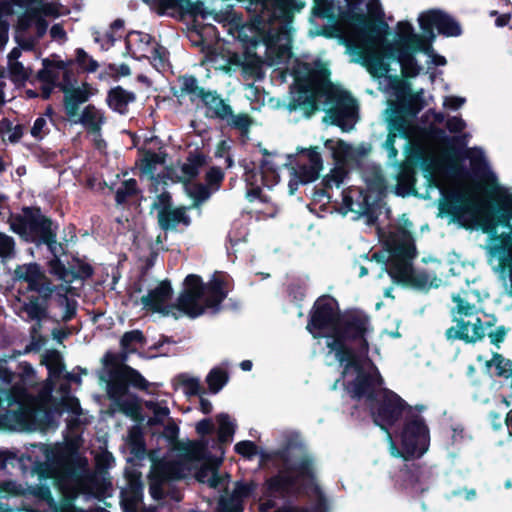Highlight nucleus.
<instances>
[{
    "label": "nucleus",
    "mask_w": 512,
    "mask_h": 512,
    "mask_svg": "<svg viewBox=\"0 0 512 512\" xmlns=\"http://www.w3.org/2000/svg\"><path fill=\"white\" fill-rule=\"evenodd\" d=\"M235 449L239 454L247 457H250L256 453V447L250 441L239 442L236 444Z\"/></svg>",
    "instance_id": "nucleus-49"
},
{
    "label": "nucleus",
    "mask_w": 512,
    "mask_h": 512,
    "mask_svg": "<svg viewBox=\"0 0 512 512\" xmlns=\"http://www.w3.org/2000/svg\"><path fill=\"white\" fill-rule=\"evenodd\" d=\"M201 99L215 116L226 118L231 114L230 106L214 93L205 92Z\"/></svg>",
    "instance_id": "nucleus-29"
},
{
    "label": "nucleus",
    "mask_w": 512,
    "mask_h": 512,
    "mask_svg": "<svg viewBox=\"0 0 512 512\" xmlns=\"http://www.w3.org/2000/svg\"><path fill=\"white\" fill-rule=\"evenodd\" d=\"M185 190L190 198L194 200L193 207H198L200 203L207 200L210 196L208 189L201 184L185 185Z\"/></svg>",
    "instance_id": "nucleus-33"
},
{
    "label": "nucleus",
    "mask_w": 512,
    "mask_h": 512,
    "mask_svg": "<svg viewBox=\"0 0 512 512\" xmlns=\"http://www.w3.org/2000/svg\"><path fill=\"white\" fill-rule=\"evenodd\" d=\"M10 227L28 241L39 239L50 247L56 243L50 220L38 209L25 208L22 214L12 216Z\"/></svg>",
    "instance_id": "nucleus-6"
},
{
    "label": "nucleus",
    "mask_w": 512,
    "mask_h": 512,
    "mask_svg": "<svg viewBox=\"0 0 512 512\" xmlns=\"http://www.w3.org/2000/svg\"><path fill=\"white\" fill-rule=\"evenodd\" d=\"M60 71H62L65 76L67 75V64H65L63 61H58L53 65L46 66L45 69L41 71L40 78L43 82H45V85L42 89L43 98H48L50 96Z\"/></svg>",
    "instance_id": "nucleus-27"
},
{
    "label": "nucleus",
    "mask_w": 512,
    "mask_h": 512,
    "mask_svg": "<svg viewBox=\"0 0 512 512\" xmlns=\"http://www.w3.org/2000/svg\"><path fill=\"white\" fill-rule=\"evenodd\" d=\"M205 445L203 443H189L185 448L184 459L181 463L175 464L170 461H160L153 465L150 474V490L154 498L162 496L160 485L169 479L185 477L192 467L200 468L195 473V478L217 490L225 489L227 486L226 476L217 472L218 460L205 459Z\"/></svg>",
    "instance_id": "nucleus-4"
},
{
    "label": "nucleus",
    "mask_w": 512,
    "mask_h": 512,
    "mask_svg": "<svg viewBox=\"0 0 512 512\" xmlns=\"http://www.w3.org/2000/svg\"><path fill=\"white\" fill-rule=\"evenodd\" d=\"M126 42L128 49L135 58L149 59L157 68L163 66L166 51L157 43L152 42L150 35L134 31L128 34Z\"/></svg>",
    "instance_id": "nucleus-7"
},
{
    "label": "nucleus",
    "mask_w": 512,
    "mask_h": 512,
    "mask_svg": "<svg viewBox=\"0 0 512 512\" xmlns=\"http://www.w3.org/2000/svg\"><path fill=\"white\" fill-rule=\"evenodd\" d=\"M235 124L241 128H246L249 126L250 121L249 118L245 115H240L236 117Z\"/></svg>",
    "instance_id": "nucleus-63"
},
{
    "label": "nucleus",
    "mask_w": 512,
    "mask_h": 512,
    "mask_svg": "<svg viewBox=\"0 0 512 512\" xmlns=\"http://www.w3.org/2000/svg\"><path fill=\"white\" fill-rule=\"evenodd\" d=\"M223 178V174L220 169L212 168L207 173V180L210 183H219Z\"/></svg>",
    "instance_id": "nucleus-54"
},
{
    "label": "nucleus",
    "mask_w": 512,
    "mask_h": 512,
    "mask_svg": "<svg viewBox=\"0 0 512 512\" xmlns=\"http://www.w3.org/2000/svg\"><path fill=\"white\" fill-rule=\"evenodd\" d=\"M457 167L455 163H438L432 172L435 185L442 191L452 190L456 183Z\"/></svg>",
    "instance_id": "nucleus-23"
},
{
    "label": "nucleus",
    "mask_w": 512,
    "mask_h": 512,
    "mask_svg": "<svg viewBox=\"0 0 512 512\" xmlns=\"http://www.w3.org/2000/svg\"><path fill=\"white\" fill-rule=\"evenodd\" d=\"M395 134L389 133L388 138L386 140V147L389 150L390 156L395 157L397 154L396 149L394 148V140H395Z\"/></svg>",
    "instance_id": "nucleus-59"
},
{
    "label": "nucleus",
    "mask_w": 512,
    "mask_h": 512,
    "mask_svg": "<svg viewBox=\"0 0 512 512\" xmlns=\"http://www.w3.org/2000/svg\"><path fill=\"white\" fill-rule=\"evenodd\" d=\"M134 100V96L121 88H115L108 95V105L119 113H124L127 105Z\"/></svg>",
    "instance_id": "nucleus-30"
},
{
    "label": "nucleus",
    "mask_w": 512,
    "mask_h": 512,
    "mask_svg": "<svg viewBox=\"0 0 512 512\" xmlns=\"http://www.w3.org/2000/svg\"><path fill=\"white\" fill-rule=\"evenodd\" d=\"M142 342V334L139 331L127 332L121 339L122 347L127 351L134 349V344Z\"/></svg>",
    "instance_id": "nucleus-44"
},
{
    "label": "nucleus",
    "mask_w": 512,
    "mask_h": 512,
    "mask_svg": "<svg viewBox=\"0 0 512 512\" xmlns=\"http://www.w3.org/2000/svg\"><path fill=\"white\" fill-rule=\"evenodd\" d=\"M398 36L403 44L414 50L429 51V45L426 40L422 36L413 33V28L408 22H400L398 24Z\"/></svg>",
    "instance_id": "nucleus-25"
},
{
    "label": "nucleus",
    "mask_w": 512,
    "mask_h": 512,
    "mask_svg": "<svg viewBox=\"0 0 512 512\" xmlns=\"http://www.w3.org/2000/svg\"><path fill=\"white\" fill-rule=\"evenodd\" d=\"M203 165V156H191L186 162L178 164L175 167L167 168V179H170L173 182H182L186 184L199 173V169Z\"/></svg>",
    "instance_id": "nucleus-18"
},
{
    "label": "nucleus",
    "mask_w": 512,
    "mask_h": 512,
    "mask_svg": "<svg viewBox=\"0 0 512 512\" xmlns=\"http://www.w3.org/2000/svg\"><path fill=\"white\" fill-rule=\"evenodd\" d=\"M295 476L282 475L280 477L273 478L268 483V489L272 492L280 491L288 484H296L298 482H306L312 478V471L309 467H302L296 472Z\"/></svg>",
    "instance_id": "nucleus-26"
},
{
    "label": "nucleus",
    "mask_w": 512,
    "mask_h": 512,
    "mask_svg": "<svg viewBox=\"0 0 512 512\" xmlns=\"http://www.w3.org/2000/svg\"><path fill=\"white\" fill-rule=\"evenodd\" d=\"M149 407L153 408L155 416L158 418V420H161L162 418L166 417L169 413L166 407H160L156 404H149Z\"/></svg>",
    "instance_id": "nucleus-57"
},
{
    "label": "nucleus",
    "mask_w": 512,
    "mask_h": 512,
    "mask_svg": "<svg viewBox=\"0 0 512 512\" xmlns=\"http://www.w3.org/2000/svg\"><path fill=\"white\" fill-rule=\"evenodd\" d=\"M47 365L49 370L53 373H58L61 370L59 357L56 354L51 357V361Z\"/></svg>",
    "instance_id": "nucleus-58"
},
{
    "label": "nucleus",
    "mask_w": 512,
    "mask_h": 512,
    "mask_svg": "<svg viewBox=\"0 0 512 512\" xmlns=\"http://www.w3.org/2000/svg\"><path fill=\"white\" fill-rule=\"evenodd\" d=\"M158 222L164 230H174L178 224L190 225L186 207L171 208L164 206L158 211Z\"/></svg>",
    "instance_id": "nucleus-21"
},
{
    "label": "nucleus",
    "mask_w": 512,
    "mask_h": 512,
    "mask_svg": "<svg viewBox=\"0 0 512 512\" xmlns=\"http://www.w3.org/2000/svg\"><path fill=\"white\" fill-rule=\"evenodd\" d=\"M183 385L187 394H197L200 391V384L196 379H187Z\"/></svg>",
    "instance_id": "nucleus-51"
},
{
    "label": "nucleus",
    "mask_w": 512,
    "mask_h": 512,
    "mask_svg": "<svg viewBox=\"0 0 512 512\" xmlns=\"http://www.w3.org/2000/svg\"><path fill=\"white\" fill-rule=\"evenodd\" d=\"M226 286L227 279L221 274H215L207 285H203L198 276L189 275L176 307L190 317L199 316L206 308H215L220 304L226 297Z\"/></svg>",
    "instance_id": "nucleus-5"
},
{
    "label": "nucleus",
    "mask_w": 512,
    "mask_h": 512,
    "mask_svg": "<svg viewBox=\"0 0 512 512\" xmlns=\"http://www.w3.org/2000/svg\"><path fill=\"white\" fill-rule=\"evenodd\" d=\"M200 406H201V410L206 414L210 413L212 410V404L204 398L200 399Z\"/></svg>",
    "instance_id": "nucleus-64"
},
{
    "label": "nucleus",
    "mask_w": 512,
    "mask_h": 512,
    "mask_svg": "<svg viewBox=\"0 0 512 512\" xmlns=\"http://www.w3.org/2000/svg\"><path fill=\"white\" fill-rule=\"evenodd\" d=\"M219 424V439L222 442L229 441L234 433V424L227 415L221 414L217 418Z\"/></svg>",
    "instance_id": "nucleus-35"
},
{
    "label": "nucleus",
    "mask_w": 512,
    "mask_h": 512,
    "mask_svg": "<svg viewBox=\"0 0 512 512\" xmlns=\"http://www.w3.org/2000/svg\"><path fill=\"white\" fill-rule=\"evenodd\" d=\"M347 171L345 169V165L335 163V167L330 171V173L326 176L327 185H336L339 186L345 176Z\"/></svg>",
    "instance_id": "nucleus-41"
},
{
    "label": "nucleus",
    "mask_w": 512,
    "mask_h": 512,
    "mask_svg": "<svg viewBox=\"0 0 512 512\" xmlns=\"http://www.w3.org/2000/svg\"><path fill=\"white\" fill-rule=\"evenodd\" d=\"M62 90L65 94L64 104L68 117H77L78 104L87 101L94 93L86 84L73 88L68 82L63 84Z\"/></svg>",
    "instance_id": "nucleus-20"
},
{
    "label": "nucleus",
    "mask_w": 512,
    "mask_h": 512,
    "mask_svg": "<svg viewBox=\"0 0 512 512\" xmlns=\"http://www.w3.org/2000/svg\"><path fill=\"white\" fill-rule=\"evenodd\" d=\"M254 490V485L250 484H237L234 492L232 503L228 504L226 501L221 500L220 502V512H240L241 507L239 504V499L249 496Z\"/></svg>",
    "instance_id": "nucleus-28"
},
{
    "label": "nucleus",
    "mask_w": 512,
    "mask_h": 512,
    "mask_svg": "<svg viewBox=\"0 0 512 512\" xmlns=\"http://www.w3.org/2000/svg\"><path fill=\"white\" fill-rule=\"evenodd\" d=\"M447 127L452 132H459L465 127V123L462 119L454 117L447 121Z\"/></svg>",
    "instance_id": "nucleus-52"
},
{
    "label": "nucleus",
    "mask_w": 512,
    "mask_h": 512,
    "mask_svg": "<svg viewBox=\"0 0 512 512\" xmlns=\"http://www.w3.org/2000/svg\"><path fill=\"white\" fill-rule=\"evenodd\" d=\"M402 449L407 456H421L428 448V429L421 419H416L405 427L402 435Z\"/></svg>",
    "instance_id": "nucleus-9"
},
{
    "label": "nucleus",
    "mask_w": 512,
    "mask_h": 512,
    "mask_svg": "<svg viewBox=\"0 0 512 512\" xmlns=\"http://www.w3.org/2000/svg\"><path fill=\"white\" fill-rule=\"evenodd\" d=\"M181 90L197 98H202L205 91L197 85V81L193 77H183L180 80Z\"/></svg>",
    "instance_id": "nucleus-38"
},
{
    "label": "nucleus",
    "mask_w": 512,
    "mask_h": 512,
    "mask_svg": "<svg viewBox=\"0 0 512 512\" xmlns=\"http://www.w3.org/2000/svg\"><path fill=\"white\" fill-rule=\"evenodd\" d=\"M463 103L464 99L459 97H447L444 100V105L452 109L459 108Z\"/></svg>",
    "instance_id": "nucleus-56"
},
{
    "label": "nucleus",
    "mask_w": 512,
    "mask_h": 512,
    "mask_svg": "<svg viewBox=\"0 0 512 512\" xmlns=\"http://www.w3.org/2000/svg\"><path fill=\"white\" fill-rule=\"evenodd\" d=\"M381 403L375 414V422L385 429L386 425H391L400 417L404 404L399 396L387 390L379 392Z\"/></svg>",
    "instance_id": "nucleus-13"
},
{
    "label": "nucleus",
    "mask_w": 512,
    "mask_h": 512,
    "mask_svg": "<svg viewBox=\"0 0 512 512\" xmlns=\"http://www.w3.org/2000/svg\"><path fill=\"white\" fill-rule=\"evenodd\" d=\"M136 191V182L129 179L124 182L123 187L119 188L116 193V201L120 204L123 203L127 196L134 194Z\"/></svg>",
    "instance_id": "nucleus-45"
},
{
    "label": "nucleus",
    "mask_w": 512,
    "mask_h": 512,
    "mask_svg": "<svg viewBox=\"0 0 512 512\" xmlns=\"http://www.w3.org/2000/svg\"><path fill=\"white\" fill-rule=\"evenodd\" d=\"M172 288L169 282L162 281L141 298L144 308L162 315H175V306L170 305Z\"/></svg>",
    "instance_id": "nucleus-11"
},
{
    "label": "nucleus",
    "mask_w": 512,
    "mask_h": 512,
    "mask_svg": "<svg viewBox=\"0 0 512 512\" xmlns=\"http://www.w3.org/2000/svg\"><path fill=\"white\" fill-rule=\"evenodd\" d=\"M485 331L486 326L479 317L467 321L461 319L455 327L447 330V337L450 339L459 338L466 342H476L484 337Z\"/></svg>",
    "instance_id": "nucleus-17"
},
{
    "label": "nucleus",
    "mask_w": 512,
    "mask_h": 512,
    "mask_svg": "<svg viewBox=\"0 0 512 512\" xmlns=\"http://www.w3.org/2000/svg\"><path fill=\"white\" fill-rule=\"evenodd\" d=\"M313 13L319 17L332 16L331 3L328 0H314Z\"/></svg>",
    "instance_id": "nucleus-47"
},
{
    "label": "nucleus",
    "mask_w": 512,
    "mask_h": 512,
    "mask_svg": "<svg viewBox=\"0 0 512 512\" xmlns=\"http://www.w3.org/2000/svg\"><path fill=\"white\" fill-rule=\"evenodd\" d=\"M419 24L427 38L432 41L435 38L434 29L446 36H458L461 33L460 26L449 15L431 10L422 13L418 18Z\"/></svg>",
    "instance_id": "nucleus-8"
},
{
    "label": "nucleus",
    "mask_w": 512,
    "mask_h": 512,
    "mask_svg": "<svg viewBox=\"0 0 512 512\" xmlns=\"http://www.w3.org/2000/svg\"><path fill=\"white\" fill-rule=\"evenodd\" d=\"M309 90L311 91V95L308 99V107L304 108L305 113L308 115L312 114L317 110V104H316V96L321 91H326V84L324 81H321L320 83H314V80L311 81V83L308 85Z\"/></svg>",
    "instance_id": "nucleus-36"
},
{
    "label": "nucleus",
    "mask_w": 512,
    "mask_h": 512,
    "mask_svg": "<svg viewBox=\"0 0 512 512\" xmlns=\"http://www.w3.org/2000/svg\"><path fill=\"white\" fill-rule=\"evenodd\" d=\"M315 338L327 337V346L336 352L338 361L345 364L343 377L345 385L354 397H371L376 388L382 385L377 368L369 360H359L346 348L350 339L363 338L365 323L359 320L339 319L331 300H319L308 324Z\"/></svg>",
    "instance_id": "nucleus-1"
},
{
    "label": "nucleus",
    "mask_w": 512,
    "mask_h": 512,
    "mask_svg": "<svg viewBox=\"0 0 512 512\" xmlns=\"http://www.w3.org/2000/svg\"><path fill=\"white\" fill-rule=\"evenodd\" d=\"M41 11L46 16L56 17L60 14L58 6L54 3L43 4L41 7Z\"/></svg>",
    "instance_id": "nucleus-53"
},
{
    "label": "nucleus",
    "mask_w": 512,
    "mask_h": 512,
    "mask_svg": "<svg viewBox=\"0 0 512 512\" xmlns=\"http://www.w3.org/2000/svg\"><path fill=\"white\" fill-rule=\"evenodd\" d=\"M46 306L39 304L38 299H31L24 305V311L31 319H41L46 315Z\"/></svg>",
    "instance_id": "nucleus-39"
},
{
    "label": "nucleus",
    "mask_w": 512,
    "mask_h": 512,
    "mask_svg": "<svg viewBox=\"0 0 512 512\" xmlns=\"http://www.w3.org/2000/svg\"><path fill=\"white\" fill-rule=\"evenodd\" d=\"M337 106L329 111L325 121L340 126L343 130H350L356 121V101L347 93L338 95Z\"/></svg>",
    "instance_id": "nucleus-12"
},
{
    "label": "nucleus",
    "mask_w": 512,
    "mask_h": 512,
    "mask_svg": "<svg viewBox=\"0 0 512 512\" xmlns=\"http://www.w3.org/2000/svg\"><path fill=\"white\" fill-rule=\"evenodd\" d=\"M10 73L16 78V80L26 79L28 74L23 65L18 61L8 62Z\"/></svg>",
    "instance_id": "nucleus-48"
},
{
    "label": "nucleus",
    "mask_w": 512,
    "mask_h": 512,
    "mask_svg": "<svg viewBox=\"0 0 512 512\" xmlns=\"http://www.w3.org/2000/svg\"><path fill=\"white\" fill-rule=\"evenodd\" d=\"M51 36L54 39H64L65 32L60 25H54L50 30Z\"/></svg>",
    "instance_id": "nucleus-62"
},
{
    "label": "nucleus",
    "mask_w": 512,
    "mask_h": 512,
    "mask_svg": "<svg viewBox=\"0 0 512 512\" xmlns=\"http://www.w3.org/2000/svg\"><path fill=\"white\" fill-rule=\"evenodd\" d=\"M196 428L199 434H207L212 431L213 423L208 419L202 420L197 424Z\"/></svg>",
    "instance_id": "nucleus-55"
},
{
    "label": "nucleus",
    "mask_w": 512,
    "mask_h": 512,
    "mask_svg": "<svg viewBox=\"0 0 512 512\" xmlns=\"http://www.w3.org/2000/svg\"><path fill=\"white\" fill-rule=\"evenodd\" d=\"M453 300L457 303V313L459 315L470 317V319L475 318L474 315L477 314L478 310L474 305L469 304L459 296H454Z\"/></svg>",
    "instance_id": "nucleus-42"
},
{
    "label": "nucleus",
    "mask_w": 512,
    "mask_h": 512,
    "mask_svg": "<svg viewBox=\"0 0 512 512\" xmlns=\"http://www.w3.org/2000/svg\"><path fill=\"white\" fill-rule=\"evenodd\" d=\"M76 62L85 71L93 72L97 69L98 64L83 49H77Z\"/></svg>",
    "instance_id": "nucleus-40"
},
{
    "label": "nucleus",
    "mask_w": 512,
    "mask_h": 512,
    "mask_svg": "<svg viewBox=\"0 0 512 512\" xmlns=\"http://www.w3.org/2000/svg\"><path fill=\"white\" fill-rule=\"evenodd\" d=\"M50 271L53 275L57 276L58 279L62 281L60 285L55 286L53 289L57 292V302L59 306L65 307V312L62 316V319L69 320L75 312V305L74 302L70 301L65 296V294L72 291L70 283L73 281L75 276L71 271H68L58 259L52 260L50 262Z\"/></svg>",
    "instance_id": "nucleus-10"
},
{
    "label": "nucleus",
    "mask_w": 512,
    "mask_h": 512,
    "mask_svg": "<svg viewBox=\"0 0 512 512\" xmlns=\"http://www.w3.org/2000/svg\"><path fill=\"white\" fill-rule=\"evenodd\" d=\"M46 126V120L43 117L36 119L31 129V133L35 138H42L45 134L44 127Z\"/></svg>",
    "instance_id": "nucleus-50"
},
{
    "label": "nucleus",
    "mask_w": 512,
    "mask_h": 512,
    "mask_svg": "<svg viewBox=\"0 0 512 512\" xmlns=\"http://www.w3.org/2000/svg\"><path fill=\"white\" fill-rule=\"evenodd\" d=\"M325 147L331 151L332 157L337 164L347 165L356 161L359 152L341 140H327Z\"/></svg>",
    "instance_id": "nucleus-24"
},
{
    "label": "nucleus",
    "mask_w": 512,
    "mask_h": 512,
    "mask_svg": "<svg viewBox=\"0 0 512 512\" xmlns=\"http://www.w3.org/2000/svg\"><path fill=\"white\" fill-rule=\"evenodd\" d=\"M121 378L140 389H145L148 385L147 381L136 370L128 366L121 369Z\"/></svg>",
    "instance_id": "nucleus-34"
},
{
    "label": "nucleus",
    "mask_w": 512,
    "mask_h": 512,
    "mask_svg": "<svg viewBox=\"0 0 512 512\" xmlns=\"http://www.w3.org/2000/svg\"><path fill=\"white\" fill-rule=\"evenodd\" d=\"M14 247L13 238L0 232V257H11L14 254Z\"/></svg>",
    "instance_id": "nucleus-43"
},
{
    "label": "nucleus",
    "mask_w": 512,
    "mask_h": 512,
    "mask_svg": "<svg viewBox=\"0 0 512 512\" xmlns=\"http://www.w3.org/2000/svg\"><path fill=\"white\" fill-rule=\"evenodd\" d=\"M66 405H67V408L71 412H73L75 414L79 413L80 405H79V402H78L77 399H75V398H68V399H66Z\"/></svg>",
    "instance_id": "nucleus-61"
},
{
    "label": "nucleus",
    "mask_w": 512,
    "mask_h": 512,
    "mask_svg": "<svg viewBox=\"0 0 512 512\" xmlns=\"http://www.w3.org/2000/svg\"><path fill=\"white\" fill-rule=\"evenodd\" d=\"M492 343H499L503 341L505 337V331L502 328L497 329L495 332L489 334Z\"/></svg>",
    "instance_id": "nucleus-60"
},
{
    "label": "nucleus",
    "mask_w": 512,
    "mask_h": 512,
    "mask_svg": "<svg viewBox=\"0 0 512 512\" xmlns=\"http://www.w3.org/2000/svg\"><path fill=\"white\" fill-rule=\"evenodd\" d=\"M136 191V182L129 179L124 182L123 187L119 188L116 193V201L120 204L123 203L127 196L134 194Z\"/></svg>",
    "instance_id": "nucleus-46"
},
{
    "label": "nucleus",
    "mask_w": 512,
    "mask_h": 512,
    "mask_svg": "<svg viewBox=\"0 0 512 512\" xmlns=\"http://www.w3.org/2000/svg\"><path fill=\"white\" fill-rule=\"evenodd\" d=\"M165 157L163 154L146 153L139 163V170L142 178L147 180H156L167 178V172L164 170ZM167 171V169H165Z\"/></svg>",
    "instance_id": "nucleus-19"
},
{
    "label": "nucleus",
    "mask_w": 512,
    "mask_h": 512,
    "mask_svg": "<svg viewBox=\"0 0 512 512\" xmlns=\"http://www.w3.org/2000/svg\"><path fill=\"white\" fill-rule=\"evenodd\" d=\"M226 373L220 369L212 370L207 376V382L212 392H218L222 386L226 383Z\"/></svg>",
    "instance_id": "nucleus-37"
},
{
    "label": "nucleus",
    "mask_w": 512,
    "mask_h": 512,
    "mask_svg": "<svg viewBox=\"0 0 512 512\" xmlns=\"http://www.w3.org/2000/svg\"><path fill=\"white\" fill-rule=\"evenodd\" d=\"M304 155L299 158L294 173L301 183H309L318 179L323 169V161L316 148L302 151Z\"/></svg>",
    "instance_id": "nucleus-15"
},
{
    "label": "nucleus",
    "mask_w": 512,
    "mask_h": 512,
    "mask_svg": "<svg viewBox=\"0 0 512 512\" xmlns=\"http://www.w3.org/2000/svg\"><path fill=\"white\" fill-rule=\"evenodd\" d=\"M462 198L459 217L470 227L490 234L486 247L489 260L495 269L508 274L512 295V225L507 213L502 209H493L473 190L464 191Z\"/></svg>",
    "instance_id": "nucleus-3"
},
{
    "label": "nucleus",
    "mask_w": 512,
    "mask_h": 512,
    "mask_svg": "<svg viewBox=\"0 0 512 512\" xmlns=\"http://www.w3.org/2000/svg\"><path fill=\"white\" fill-rule=\"evenodd\" d=\"M73 123H80L83 127L94 135L100 132L101 126L105 122V117L101 110L93 105L86 106L82 112L77 113V117H68Z\"/></svg>",
    "instance_id": "nucleus-22"
},
{
    "label": "nucleus",
    "mask_w": 512,
    "mask_h": 512,
    "mask_svg": "<svg viewBox=\"0 0 512 512\" xmlns=\"http://www.w3.org/2000/svg\"><path fill=\"white\" fill-rule=\"evenodd\" d=\"M385 36L386 26H377L365 15H358L343 27L349 53H355L373 76H385L395 61L400 63L404 76H416L419 68L414 57L404 51L396 53L394 45L387 42Z\"/></svg>",
    "instance_id": "nucleus-2"
},
{
    "label": "nucleus",
    "mask_w": 512,
    "mask_h": 512,
    "mask_svg": "<svg viewBox=\"0 0 512 512\" xmlns=\"http://www.w3.org/2000/svg\"><path fill=\"white\" fill-rule=\"evenodd\" d=\"M414 256V248L408 243L397 249L390 259L389 275L398 283H409L413 280L409 259Z\"/></svg>",
    "instance_id": "nucleus-16"
},
{
    "label": "nucleus",
    "mask_w": 512,
    "mask_h": 512,
    "mask_svg": "<svg viewBox=\"0 0 512 512\" xmlns=\"http://www.w3.org/2000/svg\"><path fill=\"white\" fill-rule=\"evenodd\" d=\"M478 360L484 361L487 369L494 366L498 376H508V372L511 371V362L499 354L494 353L492 359H484L482 356H478Z\"/></svg>",
    "instance_id": "nucleus-31"
},
{
    "label": "nucleus",
    "mask_w": 512,
    "mask_h": 512,
    "mask_svg": "<svg viewBox=\"0 0 512 512\" xmlns=\"http://www.w3.org/2000/svg\"><path fill=\"white\" fill-rule=\"evenodd\" d=\"M15 277L28 283L31 290L37 291L42 297L48 298L54 292L37 264H24L15 269Z\"/></svg>",
    "instance_id": "nucleus-14"
},
{
    "label": "nucleus",
    "mask_w": 512,
    "mask_h": 512,
    "mask_svg": "<svg viewBox=\"0 0 512 512\" xmlns=\"http://www.w3.org/2000/svg\"><path fill=\"white\" fill-rule=\"evenodd\" d=\"M165 5L171 8H179L193 16L204 17V12L197 4H192L190 0H161Z\"/></svg>",
    "instance_id": "nucleus-32"
}]
</instances>
